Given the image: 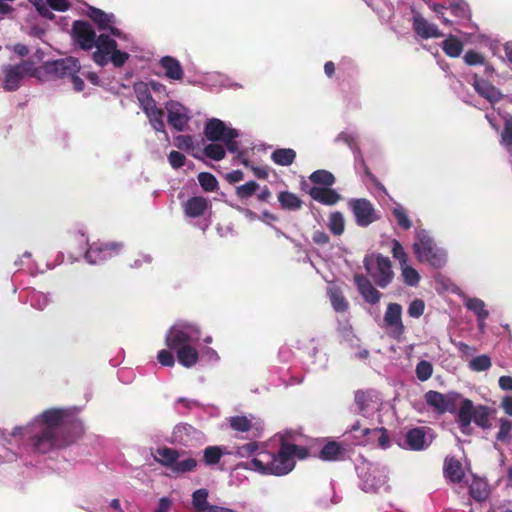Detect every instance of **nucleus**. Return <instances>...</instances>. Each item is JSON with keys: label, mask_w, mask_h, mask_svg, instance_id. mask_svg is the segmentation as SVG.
<instances>
[{"label": "nucleus", "mask_w": 512, "mask_h": 512, "mask_svg": "<svg viewBox=\"0 0 512 512\" xmlns=\"http://www.w3.org/2000/svg\"><path fill=\"white\" fill-rule=\"evenodd\" d=\"M81 432L82 424L70 410L51 408L28 426L15 427L12 435L26 436L36 452L45 454L71 444Z\"/></svg>", "instance_id": "1"}, {"label": "nucleus", "mask_w": 512, "mask_h": 512, "mask_svg": "<svg viewBox=\"0 0 512 512\" xmlns=\"http://www.w3.org/2000/svg\"><path fill=\"white\" fill-rule=\"evenodd\" d=\"M201 335L200 327L189 321L176 322L167 332L165 344L170 350L176 351L178 362L190 368L199 360V353L191 342L198 341Z\"/></svg>", "instance_id": "2"}, {"label": "nucleus", "mask_w": 512, "mask_h": 512, "mask_svg": "<svg viewBox=\"0 0 512 512\" xmlns=\"http://www.w3.org/2000/svg\"><path fill=\"white\" fill-rule=\"evenodd\" d=\"M294 466V458L290 456L286 446L282 443L276 454L267 451L259 452L246 468H251L265 474L282 476L292 471Z\"/></svg>", "instance_id": "3"}, {"label": "nucleus", "mask_w": 512, "mask_h": 512, "mask_svg": "<svg viewBox=\"0 0 512 512\" xmlns=\"http://www.w3.org/2000/svg\"><path fill=\"white\" fill-rule=\"evenodd\" d=\"M80 68L81 66L77 59L67 57L48 61L36 67L34 77L40 81L69 79L71 75L78 74Z\"/></svg>", "instance_id": "4"}, {"label": "nucleus", "mask_w": 512, "mask_h": 512, "mask_svg": "<svg viewBox=\"0 0 512 512\" xmlns=\"http://www.w3.org/2000/svg\"><path fill=\"white\" fill-rule=\"evenodd\" d=\"M495 412L485 405L474 406L470 399L461 400V405L457 413V421L462 432L468 428L473 421L478 427L487 430L490 429L492 424L490 422L491 414Z\"/></svg>", "instance_id": "5"}, {"label": "nucleus", "mask_w": 512, "mask_h": 512, "mask_svg": "<svg viewBox=\"0 0 512 512\" xmlns=\"http://www.w3.org/2000/svg\"><path fill=\"white\" fill-rule=\"evenodd\" d=\"M416 257L421 262H427L434 268H442L446 263V255L438 249L425 230H420L416 235L413 245Z\"/></svg>", "instance_id": "6"}, {"label": "nucleus", "mask_w": 512, "mask_h": 512, "mask_svg": "<svg viewBox=\"0 0 512 512\" xmlns=\"http://www.w3.org/2000/svg\"><path fill=\"white\" fill-rule=\"evenodd\" d=\"M424 398L428 406L432 407L437 413L444 414L446 412L455 413L462 396L454 391L440 393L429 390L425 393Z\"/></svg>", "instance_id": "7"}, {"label": "nucleus", "mask_w": 512, "mask_h": 512, "mask_svg": "<svg viewBox=\"0 0 512 512\" xmlns=\"http://www.w3.org/2000/svg\"><path fill=\"white\" fill-rule=\"evenodd\" d=\"M376 270L372 272L371 261L372 257H365L363 263L366 271L371 275L375 284L380 288H386L393 280L394 272L392 264L388 257L382 254L376 255Z\"/></svg>", "instance_id": "8"}, {"label": "nucleus", "mask_w": 512, "mask_h": 512, "mask_svg": "<svg viewBox=\"0 0 512 512\" xmlns=\"http://www.w3.org/2000/svg\"><path fill=\"white\" fill-rule=\"evenodd\" d=\"M123 244L117 242L93 243L85 253L90 264H100L120 254Z\"/></svg>", "instance_id": "9"}, {"label": "nucleus", "mask_w": 512, "mask_h": 512, "mask_svg": "<svg viewBox=\"0 0 512 512\" xmlns=\"http://www.w3.org/2000/svg\"><path fill=\"white\" fill-rule=\"evenodd\" d=\"M348 206L355 217L356 224L360 227H367L379 218L372 202L366 198L351 199Z\"/></svg>", "instance_id": "10"}, {"label": "nucleus", "mask_w": 512, "mask_h": 512, "mask_svg": "<svg viewBox=\"0 0 512 512\" xmlns=\"http://www.w3.org/2000/svg\"><path fill=\"white\" fill-rule=\"evenodd\" d=\"M34 67L31 61H23L21 64L8 66L5 69L4 89L6 91H15L19 88L24 75L34 77Z\"/></svg>", "instance_id": "11"}, {"label": "nucleus", "mask_w": 512, "mask_h": 512, "mask_svg": "<svg viewBox=\"0 0 512 512\" xmlns=\"http://www.w3.org/2000/svg\"><path fill=\"white\" fill-rule=\"evenodd\" d=\"M72 34L74 40L79 44V46L83 50H90L96 44V33L92 28L91 24L86 21H74L72 25Z\"/></svg>", "instance_id": "12"}, {"label": "nucleus", "mask_w": 512, "mask_h": 512, "mask_svg": "<svg viewBox=\"0 0 512 512\" xmlns=\"http://www.w3.org/2000/svg\"><path fill=\"white\" fill-rule=\"evenodd\" d=\"M384 322L387 327L393 329L392 336L399 339L405 332L402 321V306L398 303H389L384 314Z\"/></svg>", "instance_id": "13"}, {"label": "nucleus", "mask_w": 512, "mask_h": 512, "mask_svg": "<svg viewBox=\"0 0 512 512\" xmlns=\"http://www.w3.org/2000/svg\"><path fill=\"white\" fill-rule=\"evenodd\" d=\"M166 109L168 112V124L176 131H183L190 120L187 109L180 103L174 101L168 102Z\"/></svg>", "instance_id": "14"}, {"label": "nucleus", "mask_w": 512, "mask_h": 512, "mask_svg": "<svg viewBox=\"0 0 512 512\" xmlns=\"http://www.w3.org/2000/svg\"><path fill=\"white\" fill-rule=\"evenodd\" d=\"M96 51L93 53V60L96 64L104 66L108 63V57L117 48V42L108 35L101 34L97 37L95 46Z\"/></svg>", "instance_id": "15"}, {"label": "nucleus", "mask_w": 512, "mask_h": 512, "mask_svg": "<svg viewBox=\"0 0 512 512\" xmlns=\"http://www.w3.org/2000/svg\"><path fill=\"white\" fill-rule=\"evenodd\" d=\"M354 282L366 302L376 304L380 301L382 294L372 285L371 281L365 275L355 274Z\"/></svg>", "instance_id": "16"}, {"label": "nucleus", "mask_w": 512, "mask_h": 512, "mask_svg": "<svg viewBox=\"0 0 512 512\" xmlns=\"http://www.w3.org/2000/svg\"><path fill=\"white\" fill-rule=\"evenodd\" d=\"M473 87L480 96L492 104L503 99V94L497 87L489 81L479 78L477 75L474 77Z\"/></svg>", "instance_id": "17"}, {"label": "nucleus", "mask_w": 512, "mask_h": 512, "mask_svg": "<svg viewBox=\"0 0 512 512\" xmlns=\"http://www.w3.org/2000/svg\"><path fill=\"white\" fill-rule=\"evenodd\" d=\"M230 129L222 120L211 118L205 124L204 135L211 142L223 141Z\"/></svg>", "instance_id": "18"}, {"label": "nucleus", "mask_w": 512, "mask_h": 512, "mask_svg": "<svg viewBox=\"0 0 512 512\" xmlns=\"http://www.w3.org/2000/svg\"><path fill=\"white\" fill-rule=\"evenodd\" d=\"M413 30L423 39L439 38L443 36L435 24L429 23L421 15L413 17Z\"/></svg>", "instance_id": "19"}, {"label": "nucleus", "mask_w": 512, "mask_h": 512, "mask_svg": "<svg viewBox=\"0 0 512 512\" xmlns=\"http://www.w3.org/2000/svg\"><path fill=\"white\" fill-rule=\"evenodd\" d=\"M309 195L313 200L327 206H332L341 199V196L330 187L313 186L309 190Z\"/></svg>", "instance_id": "20"}, {"label": "nucleus", "mask_w": 512, "mask_h": 512, "mask_svg": "<svg viewBox=\"0 0 512 512\" xmlns=\"http://www.w3.org/2000/svg\"><path fill=\"white\" fill-rule=\"evenodd\" d=\"M443 473L445 478L453 483H460L465 476L461 462L454 456L445 458Z\"/></svg>", "instance_id": "21"}, {"label": "nucleus", "mask_w": 512, "mask_h": 512, "mask_svg": "<svg viewBox=\"0 0 512 512\" xmlns=\"http://www.w3.org/2000/svg\"><path fill=\"white\" fill-rule=\"evenodd\" d=\"M159 66L164 70L167 78L180 81L184 77V71L180 62L172 56H164L159 61Z\"/></svg>", "instance_id": "22"}, {"label": "nucleus", "mask_w": 512, "mask_h": 512, "mask_svg": "<svg viewBox=\"0 0 512 512\" xmlns=\"http://www.w3.org/2000/svg\"><path fill=\"white\" fill-rule=\"evenodd\" d=\"M209 207V201L202 196L189 198L184 204V212L188 217L196 218L205 214Z\"/></svg>", "instance_id": "23"}, {"label": "nucleus", "mask_w": 512, "mask_h": 512, "mask_svg": "<svg viewBox=\"0 0 512 512\" xmlns=\"http://www.w3.org/2000/svg\"><path fill=\"white\" fill-rule=\"evenodd\" d=\"M405 441L410 450L421 451L424 450L428 444L426 442L425 427H416L410 429L405 436Z\"/></svg>", "instance_id": "24"}, {"label": "nucleus", "mask_w": 512, "mask_h": 512, "mask_svg": "<svg viewBox=\"0 0 512 512\" xmlns=\"http://www.w3.org/2000/svg\"><path fill=\"white\" fill-rule=\"evenodd\" d=\"M87 15L97 25L99 30H106L109 24L115 23L116 21L114 14L106 13L93 6H88Z\"/></svg>", "instance_id": "25"}, {"label": "nucleus", "mask_w": 512, "mask_h": 512, "mask_svg": "<svg viewBox=\"0 0 512 512\" xmlns=\"http://www.w3.org/2000/svg\"><path fill=\"white\" fill-rule=\"evenodd\" d=\"M345 449L336 441L328 442L320 451V459L324 461H338L343 459Z\"/></svg>", "instance_id": "26"}, {"label": "nucleus", "mask_w": 512, "mask_h": 512, "mask_svg": "<svg viewBox=\"0 0 512 512\" xmlns=\"http://www.w3.org/2000/svg\"><path fill=\"white\" fill-rule=\"evenodd\" d=\"M230 452L224 446H208L203 450V462L208 466L216 465L224 455Z\"/></svg>", "instance_id": "27"}, {"label": "nucleus", "mask_w": 512, "mask_h": 512, "mask_svg": "<svg viewBox=\"0 0 512 512\" xmlns=\"http://www.w3.org/2000/svg\"><path fill=\"white\" fill-rule=\"evenodd\" d=\"M278 201L283 210L297 211L301 209L303 201L294 193L282 191L278 194Z\"/></svg>", "instance_id": "28"}, {"label": "nucleus", "mask_w": 512, "mask_h": 512, "mask_svg": "<svg viewBox=\"0 0 512 512\" xmlns=\"http://www.w3.org/2000/svg\"><path fill=\"white\" fill-rule=\"evenodd\" d=\"M134 91L143 111L156 104L155 100L151 96L148 84L143 82L136 83L134 85Z\"/></svg>", "instance_id": "29"}, {"label": "nucleus", "mask_w": 512, "mask_h": 512, "mask_svg": "<svg viewBox=\"0 0 512 512\" xmlns=\"http://www.w3.org/2000/svg\"><path fill=\"white\" fill-rule=\"evenodd\" d=\"M144 113L155 131L165 132V123L163 120L164 111L161 108H158L155 104L154 106L145 109Z\"/></svg>", "instance_id": "30"}, {"label": "nucleus", "mask_w": 512, "mask_h": 512, "mask_svg": "<svg viewBox=\"0 0 512 512\" xmlns=\"http://www.w3.org/2000/svg\"><path fill=\"white\" fill-rule=\"evenodd\" d=\"M463 48L464 45L462 41L454 35H450L442 42L443 52L451 58L459 57L463 51Z\"/></svg>", "instance_id": "31"}, {"label": "nucleus", "mask_w": 512, "mask_h": 512, "mask_svg": "<svg viewBox=\"0 0 512 512\" xmlns=\"http://www.w3.org/2000/svg\"><path fill=\"white\" fill-rule=\"evenodd\" d=\"M296 158V152L291 148H278L271 154L272 161L280 166L291 165Z\"/></svg>", "instance_id": "32"}, {"label": "nucleus", "mask_w": 512, "mask_h": 512, "mask_svg": "<svg viewBox=\"0 0 512 512\" xmlns=\"http://www.w3.org/2000/svg\"><path fill=\"white\" fill-rule=\"evenodd\" d=\"M327 293L335 311L345 312L348 309V302L339 287H329Z\"/></svg>", "instance_id": "33"}, {"label": "nucleus", "mask_w": 512, "mask_h": 512, "mask_svg": "<svg viewBox=\"0 0 512 512\" xmlns=\"http://www.w3.org/2000/svg\"><path fill=\"white\" fill-rule=\"evenodd\" d=\"M469 494L478 502L486 500L489 496L488 484L482 479L474 478L469 487Z\"/></svg>", "instance_id": "34"}, {"label": "nucleus", "mask_w": 512, "mask_h": 512, "mask_svg": "<svg viewBox=\"0 0 512 512\" xmlns=\"http://www.w3.org/2000/svg\"><path fill=\"white\" fill-rule=\"evenodd\" d=\"M208 490L205 488L197 489L192 494V505L195 512H209L211 504L208 503Z\"/></svg>", "instance_id": "35"}, {"label": "nucleus", "mask_w": 512, "mask_h": 512, "mask_svg": "<svg viewBox=\"0 0 512 512\" xmlns=\"http://www.w3.org/2000/svg\"><path fill=\"white\" fill-rule=\"evenodd\" d=\"M157 455L159 458H155L156 461L169 469H172L176 460L179 458V452L169 447L158 448Z\"/></svg>", "instance_id": "36"}, {"label": "nucleus", "mask_w": 512, "mask_h": 512, "mask_svg": "<svg viewBox=\"0 0 512 512\" xmlns=\"http://www.w3.org/2000/svg\"><path fill=\"white\" fill-rule=\"evenodd\" d=\"M466 307L468 310L472 311L476 316L478 322H484L488 316L489 312L485 308V302L479 298H469L466 301Z\"/></svg>", "instance_id": "37"}, {"label": "nucleus", "mask_w": 512, "mask_h": 512, "mask_svg": "<svg viewBox=\"0 0 512 512\" xmlns=\"http://www.w3.org/2000/svg\"><path fill=\"white\" fill-rule=\"evenodd\" d=\"M328 228L332 234L340 236L345 230V220L341 212L336 211L330 214Z\"/></svg>", "instance_id": "38"}, {"label": "nucleus", "mask_w": 512, "mask_h": 512, "mask_svg": "<svg viewBox=\"0 0 512 512\" xmlns=\"http://www.w3.org/2000/svg\"><path fill=\"white\" fill-rule=\"evenodd\" d=\"M310 181L314 184L324 185L325 187H330L335 183V176L327 171V170H316L314 171L310 177Z\"/></svg>", "instance_id": "39"}, {"label": "nucleus", "mask_w": 512, "mask_h": 512, "mask_svg": "<svg viewBox=\"0 0 512 512\" xmlns=\"http://www.w3.org/2000/svg\"><path fill=\"white\" fill-rule=\"evenodd\" d=\"M512 438V420L508 418L499 419V431L496 440L502 443H509Z\"/></svg>", "instance_id": "40"}, {"label": "nucleus", "mask_w": 512, "mask_h": 512, "mask_svg": "<svg viewBox=\"0 0 512 512\" xmlns=\"http://www.w3.org/2000/svg\"><path fill=\"white\" fill-rule=\"evenodd\" d=\"M363 435L378 436L377 441H378L379 447H381L382 449H386L389 447L390 437L388 435L387 429H385L384 427L374 428V429L366 428L363 430Z\"/></svg>", "instance_id": "41"}, {"label": "nucleus", "mask_w": 512, "mask_h": 512, "mask_svg": "<svg viewBox=\"0 0 512 512\" xmlns=\"http://www.w3.org/2000/svg\"><path fill=\"white\" fill-rule=\"evenodd\" d=\"M449 9L452 15L460 19H469L471 16L469 6L463 0L451 2Z\"/></svg>", "instance_id": "42"}, {"label": "nucleus", "mask_w": 512, "mask_h": 512, "mask_svg": "<svg viewBox=\"0 0 512 512\" xmlns=\"http://www.w3.org/2000/svg\"><path fill=\"white\" fill-rule=\"evenodd\" d=\"M500 143L507 150H512V116H508L504 119Z\"/></svg>", "instance_id": "43"}, {"label": "nucleus", "mask_w": 512, "mask_h": 512, "mask_svg": "<svg viewBox=\"0 0 512 512\" xmlns=\"http://www.w3.org/2000/svg\"><path fill=\"white\" fill-rule=\"evenodd\" d=\"M403 281L408 286H417L420 282V275L416 269L408 264L401 267Z\"/></svg>", "instance_id": "44"}, {"label": "nucleus", "mask_w": 512, "mask_h": 512, "mask_svg": "<svg viewBox=\"0 0 512 512\" xmlns=\"http://www.w3.org/2000/svg\"><path fill=\"white\" fill-rule=\"evenodd\" d=\"M197 178L200 186L206 192H212L218 187V181L216 177L209 172H201L198 174Z\"/></svg>", "instance_id": "45"}, {"label": "nucleus", "mask_w": 512, "mask_h": 512, "mask_svg": "<svg viewBox=\"0 0 512 512\" xmlns=\"http://www.w3.org/2000/svg\"><path fill=\"white\" fill-rule=\"evenodd\" d=\"M206 157L215 160L220 161L225 158L226 152L222 145L218 143H211L205 146L203 150Z\"/></svg>", "instance_id": "46"}, {"label": "nucleus", "mask_w": 512, "mask_h": 512, "mask_svg": "<svg viewBox=\"0 0 512 512\" xmlns=\"http://www.w3.org/2000/svg\"><path fill=\"white\" fill-rule=\"evenodd\" d=\"M492 365L491 359L488 355H480L473 358L469 362V368L475 372H482L488 370Z\"/></svg>", "instance_id": "47"}, {"label": "nucleus", "mask_w": 512, "mask_h": 512, "mask_svg": "<svg viewBox=\"0 0 512 512\" xmlns=\"http://www.w3.org/2000/svg\"><path fill=\"white\" fill-rule=\"evenodd\" d=\"M197 467V461L194 458H187L184 460H176L172 467V471L178 474L193 471Z\"/></svg>", "instance_id": "48"}, {"label": "nucleus", "mask_w": 512, "mask_h": 512, "mask_svg": "<svg viewBox=\"0 0 512 512\" xmlns=\"http://www.w3.org/2000/svg\"><path fill=\"white\" fill-rule=\"evenodd\" d=\"M393 216L397 222V224L404 230H408L411 228L412 223L409 219V216L406 210L402 206H397L392 211Z\"/></svg>", "instance_id": "49"}, {"label": "nucleus", "mask_w": 512, "mask_h": 512, "mask_svg": "<svg viewBox=\"0 0 512 512\" xmlns=\"http://www.w3.org/2000/svg\"><path fill=\"white\" fill-rule=\"evenodd\" d=\"M230 427L238 432H247L252 427V422L250 419H248L246 416H234L231 417L230 420Z\"/></svg>", "instance_id": "50"}, {"label": "nucleus", "mask_w": 512, "mask_h": 512, "mask_svg": "<svg viewBox=\"0 0 512 512\" xmlns=\"http://www.w3.org/2000/svg\"><path fill=\"white\" fill-rule=\"evenodd\" d=\"M259 188V184L255 181H249L243 185L236 187V196L239 199H247L251 197Z\"/></svg>", "instance_id": "51"}, {"label": "nucleus", "mask_w": 512, "mask_h": 512, "mask_svg": "<svg viewBox=\"0 0 512 512\" xmlns=\"http://www.w3.org/2000/svg\"><path fill=\"white\" fill-rule=\"evenodd\" d=\"M432 373L433 366L429 361L421 360L416 365V376L420 381H427L432 376Z\"/></svg>", "instance_id": "52"}, {"label": "nucleus", "mask_w": 512, "mask_h": 512, "mask_svg": "<svg viewBox=\"0 0 512 512\" xmlns=\"http://www.w3.org/2000/svg\"><path fill=\"white\" fill-rule=\"evenodd\" d=\"M235 449H236L235 455H237L240 458H248V457L254 455L258 451L259 444L256 441H252V442L237 446Z\"/></svg>", "instance_id": "53"}, {"label": "nucleus", "mask_w": 512, "mask_h": 512, "mask_svg": "<svg viewBox=\"0 0 512 512\" xmlns=\"http://www.w3.org/2000/svg\"><path fill=\"white\" fill-rule=\"evenodd\" d=\"M392 245V255L394 259L399 261L401 267L406 265L408 261V255L405 252L401 243L398 240L394 239L392 241Z\"/></svg>", "instance_id": "54"}, {"label": "nucleus", "mask_w": 512, "mask_h": 512, "mask_svg": "<svg viewBox=\"0 0 512 512\" xmlns=\"http://www.w3.org/2000/svg\"><path fill=\"white\" fill-rule=\"evenodd\" d=\"M284 445L286 446V449L288 450V452L292 458L297 457L298 459L302 460V459L307 458L309 455L308 448H306L304 446H298L296 444H291V443H284Z\"/></svg>", "instance_id": "55"}, {"label": "nucleus", "mask_w": 512, "mask_h": 512, "mask_svg": "<svg viewBox=\"0 0 512 512\" xmlns=\"http://www.w3.org/2000/svg\"><path fill=\"white\" fill-rule=\"evenodd\" d=\"M370 401L371 396L368 392L363 390H358L355 392V403L360 412H364L365 410H367Z\"/></svg>", "instance_id": "56"}, {"label": "nucleus", "mask_w": 512, "mask_h": 512, "mask_svg": "<svg viewBox=\"0 0 512 512\" xmlns=\"http://www.w3.org/2000/svg\"><path fill=\"white\" fill-rule=\"evenodd\" d=\"M425 310V303L422 299L413 300L408 307V315L412 318H419L423 315Z\"/></svg>", "instance_id": "57"}, {"label": "nucleus", "mask_w": 512, "mask_h": 512, "mask_svg": "<svg viewBox=\"0 0 512 512\" xmlns=\"http://www.w3.org/2000/svg\"><path fill=\"white\" fill-rule=\"evenodd\" d=\"M464 62L469 66L482 65L485 58L475 50H468L464 55Z\"/></svg>", "instance_id": "58"}, {"label": "nucleus", "mask_w": 512, "mask_h": 512, "mask_svg": "<svg viewBox=\"0 0 512 512\" xmlns=\"http://www.w3.org/2000/svg\"><path fill=\"white\" fill-rule=\"evenodd\" d=\"M238 131L236 129H230L228 134H226V137L222 141L228 151L234 153L238 151V143L235 141V138L238 137Z\"/></svg>", "instance_id": "59"}, {"label": "nucleus", "mask_w": 512, "mask_h": 512, "mask_svg": "<svg viewBox=\"0 0 512 512\" xmlns=\"http://www.w3.org/2000/svg\"><path fill=\"white\" fill-rule=\"evenodd\" d=\"M168 161L172 168L179 169L185 165L186 157L184 154L172 150L168 155Z\"/></svg>", "instance_id": "60"}, {"label": "nucleus", "mask_w": 512, "mask_h": 512, "mask_svg": "<svg viewBox=\"0 0 512 512\" xmlns=\"http://www.w3.org/2000/svg\"><path fill=\"white\" fill-rule=\"evenodd\" d=\"M128 58L129 54L127 52L120 51L117 48L108 57L109 61H111L115 67H122L128 60Z\"/></svg>", "instance_id": "61"}, {"label": "nucleus", "mask_w": 512, "mask_h": 512, "mask_svg": "<svg viewBox=\"0 0 512 512\" xmlns=\"http://www.w3.org/2000/svg\"><path fill=\"white\" fill-rule=\"evenodd\" d=\"M336 141H342L343 143H345L350 149H352L353 151H355L356 155H358V151H360L358 145H357V142H356V139L355 137L350 134V133H347V132H341L337 138H336Z\"/></svg>", "instance_id": "62"}, {"label": "nucleus", "mask_w": 512, "mask_h": 512, "mask_svg": "<svg viewBox=\"0 0 512 512\" xmlns=\"http://www.w3.org/2000/svg\"><path fill=\"white\" fill-rule=\"evenodd\" d=\"M157 359L162 366L172 367L175 364V358L170 350H160L157 355Z\"/></svg>", "instance_id": "63"}, {"label": "nucleus", "mask_w": 512, "mask_h": 512, "mask_svg": "<svg viewBox=\"0 0 512 512\" xmlns=\"http://www.w3.org/2000/svg\"><path fill=\"white\" fill-rule=\"evenodd\" d=\"M242 164L245 167H249L252 170V172L255 175V177H257L258 179H267L268 178L269 173H268V170L265 167L254 166L247 159H243L242 160Z\"/></svg>", "instance_id": "64"}]
</instances>
